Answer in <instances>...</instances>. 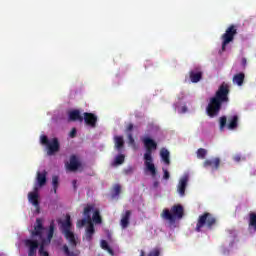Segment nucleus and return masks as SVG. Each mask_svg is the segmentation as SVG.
I'll return each instance as SVG.
<instances>
[{"label":"nucleus","mask_w":256,"mask_h":256,"mask_svg":"<svg viewBox=\"0 0 256 256\" xmlns=\"http://www.w3.org/2000/svg\"><path fill=\"white\" fill-rule=\"evenodd\" d=\"M229 93H231L230 86L223 82L218 90L215 92L214 96L210 98L209 103L206 107V113L211 119L217 117L221 113L223 105L229 103Z\"/></svg>","instance_id":"1"},{"label":"nucleus","mask_w":256,"mask_h":256,"mask_svg":"<svg viewBox=\"0 0 256 256\" xmlns=\"http://www.w3.org/2000/svg\"><path fill=\"white\" fill-rule=\"evenodd\" d=\"M144 147L146 149V152L144 154V165L146 167V171L150 173L151 177L157 176V168L155 167V164L153 163V151H156L157 149V142L155 140L145 137L143 140Z\"/></svg>","instance_id":"2"},{"label":"nucleus","mask_w":256,"mask_h":256,"mask_svg":"<svg viewBox=\"0 0 256 256\" xmlns=\"http://www.w3.org/2000/svg\"><path fill=\"white\" fill-rule=\"evenodd\" d=\"M185 215V208L181 204H175L171 207V209L166 208L160 214L161 219L164 221H169L173 225L175 221L181 220Z\"/></svg>","instance_id":"3"},{"label":"nucleus","mask_w":256,"mask_h":256,"mask_svg":"<svg viewBox=\"0 0 256 256\" xmlns=\"http://www.w3.org/2000/svg\"><path fill=\"white\" fill-rule=\"evenodd\" d=\"M217 225V218L213 216V214L209 212H204L202 215L198 217L195 231L197 233H201L203 227L207 229H213Z\"/></svg>","instance_id":"4"},{"label":"nucleus","mask_w":256,"mask_h":256,"mask_svg":"<svg viewBox=\"0 0 256 256\" xmlns=\"http://www.w3.org/2000/svg\"><path fill=\"white\" fill-rule=\"evenodd\" d=\"M40 143L41 145H44L47 149V155L50 157L52 155H55V153H59L61 149V144L59 143L58 138H52L49 140V138L46 135H42L40 137Z\"/></svg>","instance_id":"5"},{"label":"nucleus","mask_w":256,"mask_h":256,"mask_svg":"<svg viewBox=\"0 0 256 256\" xmlns=\"http://www.w3.org/2000/svg\"><path fill=\"white\" fill-rule=\"evenodd\" d=\"M237 35V26L234 24H231L226 30L225 33L222 34L221 40H222V47L221 51L224 53V51H227V45L230 43H233L235 41V36Z\"/></svg>","instance_id":"6"},{"label":"nucleus","mask_w":256,"mask_h":256,"mask_svg":"<svg viewBox=\"0 0 256 256\" xmlns=\"http://www.w3.org/2000/svg\"><path fill=\"white\" fill-rule=\"evenodd\" d=\"M71 216L67 215L66 220L62 223V233L65 239L68 240L69 245L73 248L77 247V240L75 239V234L71 231Z\"/></svg>","instance_id":"7"},{"label":"nucleus","mask_w":256,"mask_h":256,"mask_svg":"<svg viewBox=\"0 0 256 256\" xmlns=\"http://www.w3.org/2000/svg\"><path fill=\"white\" fill-rule=\"evenodd\" d=\"M55 233V222H51L49 226V231L47 234V239L42 238L39 248V255L40 256H49V252L45 251V246L51 243V239H53V235Z\"/></svg>","instance_id":"8"},{"label":"nucleus","mask_w":256,"mask_h":256,"mask_svg":"<svg viewBox=\"0 0 256 256\" xmlns=\"http://www.w3.org/2000/svg\"><path fill=\"white\" fill-rule=\"evenodd\" d=\"M24 245L28 249V256H37V250L41 248L39 241L33 239L24 240Z\"/></svg>","instance_id":"9"},{"label":"nucleus","mask_w":256,"mask_h":256,"mask_svg":"<svg viewBox=\"0 0 256 256\" xmlns=\"http://www.w3.org/2000/svg\"><path fill=\"white\" fill-rule=\"evenodd\" d=\"M203 167L205 169H208V167H210L212 171H219V167H221V158L216 157L212 159H206L203 162Z\"/></svg>","instance_id":"10"},{"label":"nucleus","mask_w":256,"mask_h":256,"mask_svg":"<svg viewBox=\"0 0 256 256\" xmlns=\"http://www.w3.org/2000/svg\"><path fill=\"white\" fill-rule=\"evenodd\" d=\"M83 117L84 123L88 126L91 127L92 129H95L97 127V115L89 112H85Z\"/></svg>","instance_id":"11"},{"label":"nucleus","mask_w":256,"mask_h":256,"mask_svg":"<svg viewBox=\"0 0 256 256\" xmlns=\"http://www.w3.org/2000/svg\"><path fill=\"white\" fill-rule=\"evenodd\" d=\"M189 77L191 83H199L203 79V71H201V68H194L190 70Z\"/></svg>","instance_id":"12"},{"label":"nucleus","mask_w":256,"mask_h":256,"mask_svg":"<svg viewBox=\"0 0 256 256\" xmlns=\"http://www.w3.org/2000/svg\"><path fill=\"white\" fill-rule=\"evenodd\" d=\"M187 183H189V176H183L177 186V191L181 197H185V191L187 189Z\"/></svg>","instance_id":"13"},{"label":"nucleus","mask_w":256,"mask_h":256,"mask_svg":"<svg viewBox=\"0 0 256 256\" xmlns=\"http://www.w3.org/2000/svg\"><path fill=\"white\" fill-rule=\"evenodd\" d=\"M28 199L39 211V188L35 187L33 192H29Z\"/></svg>","instance_id":"14"},{"label":"nucleus","mask_w":256,"mask_h":256,"mask_svg":"<svg viewBox=\"0 0 256 256\" xmlns=\"http://www.w3.org/2000/svg\"><path fill=\"white\" fill-rule=\"evenodd\" d=\"M80 167H81V162L79 161V159L77 158V156L72 155V156L70 157V163L66 165V168L68 169V171L75 172V171H77Z\"/></svg>","instance_id":"15"},{"label":"nucleus","mask_w":256,"mask_h":256,"mask_svg":"<svg viewBox=\"0 0 256 256\" xmlns=\"http://www.w3.org/2000/svg\"><path fill=\"white\" fill-rule=\"evenodd\" d=\"M43 220L41 218L36 219V226L34 227V231H32V237H43Z\"/></svg>","instance_id":"16"},{"label":"nucleus","mask_w":256,"mask_h":256,"mask_svg":"<svg viewBox=\"0 0 256 256\" xmlns=\"http://www.w3.org/2000/svg\"><path fill=\"white\" fill-rule=\"evenodd\" d=\"M237 127H239V116L233 115L228 117L227 129L234 131V129H237Z\"/></svg>","instance_id":"17"},{"label":"nucleus","mask_w":256,"mask_h":256,"mask_svg":"<svg viewBox=\"0 0 256 256\" xmlns=\"http://www.w3.org/2000/svg\"><path fill=\"white\" fill-rule=\"evenodd\" d=\"M131 221V210H126L124 214H122V218L120 220V225L123 229H127L129 227V223Z\"/></svg>","instance_id":"18"},{"label":"nucleus","mask_w":256,"mask_h":256,"mask_svg":"<svg viewBox=\"0 0 256 256\" xmlns=\"http://www.w3.org/2000/svg\"><path fill=\"white\" fill-rule=\"evenodd\" d=\"M93 235H95V226L93 225V223H88L85 232V239L86 241H88V243H91V241H93Z\"/></svg>","instance_id":"19"},{"label":"nucleus","mask_w":256,"mask_h":256,"mask_svg":"<svg viewBox=\"0 0 256 256\" xmlns=\"http://www.w3.org/2000/svg\"><path fill=\"white\" fill-rule=\"evenodd\" d=\"M37 183L39 187H44L47 184V171L43 170V172H37Z\"/></svg>","instance_id":"20"},{"label":"nucleus","mask_w":256,"mask_h":256,"mask_svg":"<svg viewBox=\"0 0 256 256\" xmlns=\"http://www.w3.org/2000/svg\"><path fill=\"white\" fill-rule=\"evenodd\" d=\"M70 121H79L83 123V116H81V112L79 110H72L69 112Z\"/></svg>","instance_id":"21"},{"label":"nucleus","mask_w":256,"mask_h":256,"mask_svg":"<svg viewBox=\"0 0 256 256\" xmlns=\"http://www.w3.org/2000/svg\"><path fill=\"white\" fill-rule=\"evenodd\" d=\"M250 233H256V213L250 214L249 228Z\"/></svg>","instance_id":"22"},{"label":"nucleus","mask_w":256,"mask_h":256,"mask_svg":"<svg viewBox=\"0 0 256 256\" xmlns=\"http://www.w3.org/2000/svg\"><path fill=\"white\" fill-rule=\"evenodd\" d=\"M160 157L166 165H170L171 160L169 159V150H167V148H162L160 150Z\"/></svg>","instance_id":"23"},{"label":"nucleus","mask_w":256,"mask_h":256,"mask_svg":"<svg viewBox=\"0 0 256 256\" xmlns=\"http://www.w3.org/2000/svg\"><path fill=\"white\" fill-rule=\"evenodd\" d=\"M114 143H115V148L117 149V151H121V149H123V147H125V141L123 140V136H115Z\"/></svg>","instance_id":"24"},{"label":"nucleus","mask_w":256,"mask_h":256,"mask_svg":"<svg viewBox=\"0 0 256 256\" xmlns=\"http://www.w3.org/2000/svg\"><path fill=\"white\" fill-rule=\"evenodd\" d=\"M244 81H245V74H243V73H238V74L234 75V77H233V83L238 85V87H241V85H243Z\"/></svg>","instance_id":"25"},{"label":"nucleus","mask_w":256,"mask_h":256,"mask_svg":"<svg viewBox=\"0 0 256 256\" xmlns=\"http://www.w3.org/2000/svg\"><path fill=\"white\" fill-rule=\"evenodd\" d=\"M125 163V155L119 154L115 157L114 161L112 162V167H118V165H123Z\"/></svg>","instance_id":"26"},{"label":"nucleus","mask_w":256,"mask_h":256,"mask_svg":"<svg viewBox=\"0 0 256 256\" xmlns=\"http://www.w3.org/2000/svg\"><path fill=\"white\" fill-rule=\"evenodd\" d=\"M93 210V206L91 205H88L87 207L84 208V217L85 219L88 220V224L89 223H93L92 220H91V211Z\"/></svg>","instance_id":"27"},{"label":"nucleus","mask_w":256,"mask_h":256,"mask_svg":"<svg viewBox=\"0 0 256 256\" xmlns=\"http://www.w3.org/2000/svg\"><path fill=\"white\" fill-rule=\"evenodd\" d=\"M101 248L104 249V251H107L109 255H115V252L112 250L111 246H109V243L106 242V240L101 241Z\"/></svg>","instance_id":"28"},{"label":"nucleus","mask_w":256,"mask_h":256,"mask_svg":"<svg viewBox=\"0 0 256 256\" xmlns=\"http://www.w3.org/2000/svg\"><path fill=\"white\" fill-rule=\"evenodd\" d=\"M219 129L220 131H224L225 127H227V117L221 116L219 119Z\"/></svg>","instance_id":"29"},{"label":"nucleus","mask_w":256,"mask_h":256,"mask_svg":"<svg viewBox=\"0 0 256 256\" xmlns=\"http://www.w3.org/2000/svg\"><path fill=\"white\" fill-rule=\"evenodd\" d=\"M198 159H205L207 157V149L199 148L196 152Z\"/></svg>","instance_id":"30"},{"label":"nucleus","mask_w":256,"mask_h":256,"mask_svg":"<svg viewBox=\"0 0 256 256\" xmlns=\"http://www.w3.org/2000/svg\"><path fill=\"white\" fill-rule=\"evenodd\" d=\"M52 186L54 189V193H57V189L59 187V176H53L52 177Z\"/></svg>","instance_id":"31"},{"label":"nucleus","mask_w":256,"mask_h":256,"mask_svg":"<svg viewBox=\"0 0 256 256\" xmlns=\"http://www.w3.org/2000/svg\"><path fill=\"white\" fill-rule=\"evenodd\" d=\"M92 219H93L94 223H101L102 219H101V214H100L99 210L94 211Z\"/></svg>","instance_id":"32"},{"label":"nucleus","mask_w":256,"mask_h":256,"mask_svg":"<svg viewBox=\"0 0 256 256\" xmlns=\"http://www.w3.org/2000/svg\"><path fill=\"white\" fill-rule=\"evenodd\" d=\"M63 252L66 256H78L79 255V253H77V252H71L69 250V246H67L66 244L63 246Z\"/></svg>","instance_id":"33"},{"label":"nucleus","mask_w":256,"mask_h":256,"mask_svg":"<svg viewBox=\"0 0 256 256\" xmlns=\"http://www.w3.org/2000/svg\"><path fill=\"white\" fill-rule=\"evenodd\" d=\"M87 223L89 224V220L87 218H83L77 221L76 227H78V229H81L82 227H85Z\"/></svg>","instance_id":"34"},{"label":"nucleus","mask_w":256,"mask_h":256,"mask_svg":"<svg viewBox=\"0 0 256 256\" xmlns=\"http://www.w3.org/2000/svg\"><path fill=\"white\" fill-rule=\"evenodd\" d=\"M159 255H161V251L158 248L153 249L148 254V256H159Z\"/></svg>","instance_id":"35"},{"label":"nucleus","mask_w":256,"mask_h":256,"mask_svg":"<svg viewBox=\"0 0 256 256\" xmlns=\"http://www.w3.org/2000/svg\"><path fill=\"white\" fill-rule=\"evenodd\" d=\"M114 195H115V197H117L118 195H120V193H121V185H119V184H116L115 186H114Z\"/></svg>","instance_id":"36"},{"label":"nucleus","mask_w":256,"mask_h":256,"mask_svg":"<svg viewBox=\"0 0 256 256\" xmlns=\"http://www.w3.org/2000/svg\"><path fill=\"white\" fill-rule=\"evenodd\" d=\"M69 137H71V139H75V137H77V128H72L69 133Z\"/></svg>","instance_id":"37"},{"label":"nucleus","mask_w":256,"mask_h":256,"mask_svg":"<svg viewBox=\"0 0 256 256\" xmlns=\"http://www.w3.org/2000/svg\"><path fill=\"white\" fill-rule=\"evenodd\" d=\"M128 140L130 145H135V139L133 138V134L131 133L128 134Z\"/></svg>","instance_id":"38"},{"label":"nucleus","mask_w":256,"mask_h":256,"mask_svg":"<svg viewBox=\"0 0 256 256\" xmlns=\"http://www.w3.org/2000/svg\"><path fill=\"white\" fill-rule=\"evenodd\" d=\"M163 172H164L163 179L167 181L170 177L169 171H167L166 169H163Z\"/></svg>","instance_id":"39"},{"label":"nucleus","mask_w":256,"mask_h":256,"mask_svg":"<svg viewBox=\"0 0 256 256\" xmlns=\"http://www.w3.org/2000/svg\"><path fill=\"white\" fill-rule=\"evenodd\" d=\"M126 131H127L128 133H131V131H133V123L128 124V126H127V128H126Z\"/></svg>","instance_id":"40"},{"label":"nucleus","mask_w":256,"mask_h":256,"mask_svg":"<svg viewBox=\"0 0 256 256\" xmlns=\"http://www.w3.org/2000/svg\"><path fill=\"white\" fill-rule=\"evenodd\" d=\"M233 160H234L236 163H239V161H241V156H240V155H236V156H234Z\"/></svg>","instance_id":"41"},{"label":"nucleus","mask_w":256,"mask_h":256,"mask_svg":"<svg viewBox=\"0 0 256 256\" xmlns=\"http://www.w3.org/2000/svg\"><path fill=\"white\" fill-rule=\"evenodd\" d=\"M126 175H129L130 173H133V168H128L125 170Z\"/></svg>","instance_id":"42"},{"label":"nucleus","mask_w":256,"mask_h":256,"mask_svg":"<svg viewBox=\"0 0 256 256\" xmlns=\"http://www.w3.org/2000/svg\"><path fill=\"white\" fill-rule=\"evenodd\" d=\"M243 67H245L247 65V58H242V61H241Z\"/></svg>","instance_id":"43"},{"label":"nucleus","mask_w":256,"mask_h":256,"mask_svg":"<svg viewBox=\"0 0 256 256\" xmlns=\"http://www.w3.org/2000/svg\"><path fill=\"white\" fill-rule=\"evenodd\" d=\"M72 185H73L74 189L77 190V180H73Z\"/></svg>","instance_id":"44"},{"label":"nucleus","mask_w":256,"mask_h":256,"mask_svg":"<svg viewBox=\"0 0 256 256\" xmlns=\"http://www.w3.org/2000/svg\"><path fill=\"white\" fill-rule=\"evenodd\" d=\"M153 186H154L155 188L159 187V182H158V181H155V182L153 183Z\"/></svg>","instance_id":"45"},{"label":"nucleus","mask_w":256,"mask_h":256,"mask_svg":"<svg viewBox=\"0 0 256 256\" xmlns=\"http://www.w3.org/2000/svg\"><path fill=\"white\" fill-rule=\"evenodd\" d=\"M140 256H145V251L141 250Z\"/></svg>","instance_id":"46"}]
</instances>
